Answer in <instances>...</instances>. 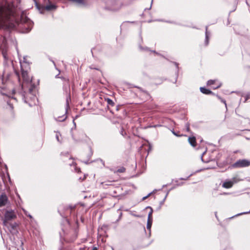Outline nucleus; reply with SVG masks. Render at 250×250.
<instances>
[{
	"instance_id": "obj_23",
	"label": "nucleus",
	"mask_w": 250,
	"mask_h": 250,
	"mask_svg": "<svg viewBox=\"0 0 250 250\" xmlns=\"http://www.w3.org/2000/svg\"><path fill=\"white\" fill-rule=\"evenodd\" d=\"M60 133H57L56 134V139L57 140V141L58 142H60V139H59V136H60Z\"/></svg>"
},
{
	"instance_id": "obj_27",
	"label": "nucleus",
	"mask_w": 250,
	"mask_h": 250,
	"mask_svg": "<svg viewBox=\"0 0 250 250\" xmlns=\"http://www.w3.org/2000/svg\"><path fill=\"white\" fill-rule=\"evenodd\" d=\"M150 193H149V194H148V195H147L146 196V197H143V200H145L146 199V198H147L149 195H150Z\"/></svg>"
},
{
	"instance_id": "obj_25",
	"label": "nucleus",
	"mask_w": 250,
	"mask_h": 250,
	"mask_svg": "<svg viewBox=\"0 0 250 250\" xmlns=\"http://www.w3.org/2000/svg\"><path fill=\"white\" fill-rule=\"evenodd\" d=\"M206 38L207 39L208 38V26H206Z\"/></svg>"
},
{
	"instance_id": "obj_28",
	"label": "nucleus",
	"mask_w": 250,
	"mask_h": 250,
	"mask_svg": "<svg viewBox=\"0 0 250 250\" xmlns=\"http://www.w3.org/2000/svg\"><path fill=\"white\" fill-rule=\"evenodd\" d=\"M69 208H70V210H72L74 208V207L70 206Z\"/></svg>"
},
{
	"instance_id": "obj_29",
	"label": "nucleus",
	"mask_w": 250,
	"mask_h": 250,
	"mask_svg": "<svg viewBox=\"0 0 250 250\" xmlns=\"http://www.w3.org/2000/svg\"><path fill=\"white\" fill-rule=\"evenodd\" d=\"M92 250H97V248L95 247V248H93Z\"/></svg>"
},
{
	"instance_id": "obj_13",
	"label": "nucleus",
	"mask_w": 250,
	"mask_h": 250,
	"mask_svg": "<svg viewBox=\"0 0 250 250\" xmlns=\"http://www.w3.org/2000/svg\"><path fill=\"white\" fill-rule=\"evenodd\" d=\"M110 170L113 171L114 173H124L125 171V168L124 167H122L118 168L117 170H113L112 169H110Z\"/></svg>"
},
{
	"instance_id": "obj_17",
	"label": "nucleus",
	"mask_w": 250,
	"mask_h": 250,
	"mask_svg": "<svg viewBox=\"0 0 250 250\" xmlns=\"http://www.w3.org/2000/svg\"><path fill=\"white\" fill-rule=\"evenodd\" d=\"M135 87L137 88H138L141 91H142V92H143L145 94H146L148 96H150L149 93L146 91L143 90L141 87H139V86H135Z\"/></svg>"
},
{
	"instance_id": "obj_22",
	"label": "nucleus",
	"mask_w": 250,
	"mask_h": 250,
	"mask_svg": "<svg viewBox=\"0 0 250 250\" xmlns=\"http://www.w3.org/2000/svg\"><path fill=\"white\" fill-rule=\"evenodd\" d=\"M220 86H221V84H219L217 86L213 85V86H212V88L213 89H216L219 88Z\"/></svg>"
},
{
	"instance_id": "obj_9",
	"label": "nucleus",
	"mask_w": 250,
	"mask_h": 250,
	"mask_svg": "<svg viewBox=\"0 0 250 250\" xmlns=\"http://www.w3.org/2000/svg\"><path fill=\"white\" fill-rule=\"evenodd\" d=\"M49 1V4L44 6V9L47 11H50L52 10H54L56 8V6L55 4H52L49 0H48Z\"/></svg>"
},
{
	"instance_id": "obj_21",
	"label": "nucleus",
	"mask_w": 250,
	"mask_h": 250,
	"mask_svg": "<svg viewBox=\"0 0 250 250\" xmlns=\"http://www.w3.org/2000/svg\"><path fill=\"white\" fill-rule=\"evenodd\" d=\"M148 208L150 209V211L149 212L148 215L150 214V218H152V213H153V209H152V208L151 207H148Z\"/></svg>"
},
{
	"instance_id": "obj_24",
	"label": "nucleus",
	"mask_w": 250,
	"mask_h": 250,
	"mask_svg": "<svg viewBox=\"0 0 250 250\" xmlns=\"http://www.w3.org/2000/svg\"><path fill=\"white\" fill-rule=\"evenodd\" d=\"M62 118V119H59V121H63L65 120L66 119V116L65 115H64Z\"/></svg>"
},
{
	"instance_id": "obj_4",
	"label": "nucleus",
	"mask_w": 250,
	"mask_h": 250,
	"mask_svg": "<svg viewBox=\"0 0 250 250\" xmlns=\"http://www.w3.org/2000/svg\"><path fill=\"white\" fill-rule=\"evenodd\" d=\"M16 218V214L13 210H7L4 214V219L3 224L4 226L7 225V223L9 221H11Z\"/></svg>"
},
{
	"instance_id": "obj_31",
	"label": "nucleus",
	"mask_w": 250,
	"mask_h": 250,
	"mask_svg": "<svg viewBox=\"0 0 250 250\" xmlns=\"http://www.w3.org/2000/svg\"><path fill=\"white\" fill-rule=\"evenodd\" d=\"M29 217H30V218L32 217L31 215H29Z\"/></svg>"
},
{
	"instance_id": "obj_3",
	"label": "nucleus",
	"mask_w": 250,
	"mask_h": 250,
	"mask_svg": "<svg viewBox=\"0 0 250 250\" xmlns=\"http://www.w3.org/2000/svg\"><path fill=\"white\" fill-rule=\"evenodd\" d=\"M250 166V161L247 159H240L232 165L233 168H241Z\"/></svg>"
},
{
	"instance_id": "obj_14",
	"label": "nucleus",
	"mask_w": 250,
	"mask_h": 250,
	"mask_svg": "<svg viewBox=\"0 0 250 250\" xmlns=\"http://www.w3.org/2000/svg\"><path fill=\"white\" fill-rule=\"evenodd\" d=\"M21 75L24 81H28L29 80V78L28 76V73L26 71L22 70L21 72Z\"/></svg>"
},
{
	"instance_id": "obj_8",
	"label": "nucleus",
	"mask_w": 250,
	"mask_h": 250,
	"mask_svg": "<svg viewBox=\"0 0 250 250\" xmlns=\"http://www.w3.org/2000/svg\"><path fill=\"white\" fill-rule=\"evenodd\" d=\"M16 99L14 98H8V100L7 101V104L9 106V108L11 110H13L14 109L13 102L16 101Z\"/></svg>"
},
{
	"instance_id": "obj_12",
	"label": "nucleus",
	"mask_w": 250,
	"mask_h": 250,
	"mask_svg": "<svg viewBox=\"0 0 250 250\" xmlns=\"http://www.w3.org/2000/svg\"><path fill=\"white\" fill-rule=\"evenodd\" d=\"M150 214L148 215L147 222L146 225V228L147 229L150 230L152 224V218H150Z\"/></svg>"
},
{
	"instance_id": "obj_16",
	"label": "nucleus",
	"mask_w": 250,
	"mask_h": 250,
	"mask_svg": "<svg viewBox=\"0 0 250 250\" xmlns=\"http://www.w3.org/2000/svg\"><path fill=\"white\" fill-rule=\"evenodd\" d=\"M106 101H107V103L108 105H110L112 106H113L114 105V103L113 102V101L109 98H107L106 99Z\"/></svg>"
},
{
	"instance_id": "obj_26",
	"label": "nucleus",
	"mask_w": 250,
	"mask_h": 250,
	"mask_svg": "<svg viewBox=\"0 0 250 250\" xmlns=\"http://www.w3.org/2000/svg\"><path fill=\"white\" fill-rule=\"evenodd\" d=\"M172 133L174 135H175L176 136H180V135H178L176 133H175L174 131H172Z\"/></svg>"
},
{
	"instance_id": "obj_19",
	"label": "nucleus",
	"mask_w": 250,
	"mask_h": 250,
	"mask_svg": "<svg viewBox=\"0 0 250 250\" xmlns=\"http://www.w3.org/2000/svg\"><path fill=\"white\" fill-rule=\"evenodd\" d=\"M72 1L75 2L79 4H83L84 1L83 0H71Z\"/></svg>"
},
{
	"instance_id": "obj_6",
	"label": "nucleus",
	"mask_w": 250,
	"mask_h": 250,
	"mask_svg": "<svg viewBox=\"0 0 250 250\" xmlns=\"http://www.w3.org/2000/svg\"><path fill=\"white\" fill-rule=\"evenodd\" d=\"M238 182L237 179L236 177L232 178L231 180H226L222 184V187L225 188H231L234 183Z\"/></svg>"
},
{
	"instance_id": "obj_5",
	"label": "nucleus",
	"mask_w": 250,
	"mask_h": 250,
	"mask_svg": "<svg viewBox=\"0 0 250 250\" xmlns=\"http://www.w3.org/2000/svg\"><path fill=\"white\" fill-rule=\"evenodd\" d=\"M106 9L110 10H117L119 8L118 2L116 0H106Z\"/></svg>"
},
{
	"instance_id": "obj_11",
	"label": "nucleus",
	"mask_w": 250,
	"mask_h": 250,
	"mask_svg": "<svg viewBox=\"0 0 250 250\" xmlns=\"http://www.w3.org/2000/svg\"><path fill=\"white\" fill-rule=\"evenodd\" d=\"M200 89L201 92L205 94L209 95V94H213V93L211 91H210V90H209L208 89H207L205 87H200Z\"/></svg>"
},
{
	"instance_id": "obj_1",
	"label": "nucleus",
	"mask_w": 250,
	"mask_h": 250,
	"mask_svg": "<svg viewBox=\"0 0 250 250\" xmlns=\"http://www.w3.org/2000/svg\"><path fill=\"white\" fill-rule=\"evenodd\" d=\"M15 11L13 3L6 0L0 1V24L4 25L13 20Z\"/></svg>"
},
{
	"instance_id": "obj_18",
	"label": "nucleus",
	"mask_w": 250,
	"mask_h": 250,
	"mask_svg": "<svg viewBox=\"0 0 250 250\" xmlns=\"http://www.w3.org/2000/svg\"><path fill=\"white\" fill-rule=\"evenodd\" d=\"M215 82V80H209L207 82V85H209V86L213 85H214Z\"/></svg>"
},
{
	"instance_id": "obj_2",
	"label": "nucleus",
	"mask_w": 250,
	"mask_h": 250,
	"mask_svg": "<svg viewBox=\"0 0 250 250\" xmlns=\"http://www.w3.org/2000/svg\"><path fill=\"white\" fill-rule=\"evenodd\" d=\"M66 227L65 229L62 228L65 238L70 242L74 241L77 237V232L76 229H71L68 221H66Z\"/></svg>"
},
{
	"instance_id": "obj_30",
	"label": "nucleus",
	"mask_w": 250,
	"mask_h": 250,
	"mask_svg": "<svg viewBox=\"0 0 250 250\" xmlns=\"http://www.w3.org/2000/svg\"><path fill=\"white\" fill-rule=\"evenodd\" d=\"M222 102L226 105V101H222Z\"/></svg>"
},
{
	"instance_id": "obj_7",
	"label": "nucleus",
	"mask_w": 250,
	"mask_h": 250,
	"mask_svg": "<svg viewBox=\"0 0 250 250\" xmlns=\"http://www.w3.org/2000/svg\"><path fill=\"white\" fill-rule=\"evenodd\" d=\"M8 199L5 193L2 194L0 196V207L4 206L7 203Z\"/></svg>"
},
{
	"instance_id": "obj_10",
	"label": "nucleus",
	"mask_w": 250,
	"mask_h": 250,
	"mask_svg": "<svg viewBox=\"0 0 250 250\" xmlns=\"http://www.w3.org/2000/svg\"><path fill=\"white\" fill-rule=\"evenodd\" d=\"M188 141L190 145L193 147H195L196 146V141L195 137H189Z\"/></svg>"
},
{
	"instance_id": "obj_20",
	"label": "nucleus",
	"mask_w": 250,
	"mask_h": 250,
	"mask_svg": "<svg viewBox=\"0 0 250 250\" xmlns=\"http://www.w3.org/2000/svg\"><path fill=\"white\" fill-rule=\"evenodd\" d=\"M190 125L189 123H187L186 124V130L188 132H189L190 131V127H189Z\"/></svg>"
},
{
	"instance_id": "obj_15",
	"label": "nucleus",
	"mask_w": 250,
	"mask_h": 250,
	"mask_svg": "<svg viewBox=\"0 0 250 250\" xmlns=\"http://www.w3.org/2000/svg\"><path fill=\"white\" fill-rule=\"evenodd\" d=\"M69 99H70V95H69V94H68V96L67 97L66 100V111H65V113H66L67 110L68 108H69Z\"/></svg>"
}]
</instances>
